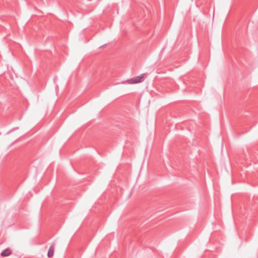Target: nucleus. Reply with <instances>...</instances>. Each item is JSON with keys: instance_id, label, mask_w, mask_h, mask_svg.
<instances>
[{"instance_id": "f257e3e1", "label": "nucleus", "mask_w": 258, "mask_h": 258, "mask_svg": "<svg viewBox=\"0 0 258 258\" xmlns=\"http://www.w3.org/2000/svg\"><path fill=\"white\" fill-rule=\"evenodd\" d=\"M144 80V74H142L140 76H137L136 77H134L133 78H132L131 79H128L125 81L121 82V84H136V83H141L143 82Z\"/></svg>"}, {"instance_id": "f03ea898", "label": "nucleus", "mask_w": 258, "mask_h": 258, "mask_svg": "<svg viewBox=\"0 0 258 258\" xmlns=\"http://www.w3.org/2000/svg\"><path fill=\"white\" fill-rule=\"evenodd\" d=\"M12 252L10 248H7L4 250L1 253V256L3 257L8 256L12 254Z\"/></svg>"}, {"instance_id": "7ed1b4c3", "label": "nucleus", "mask_w": 258, "mask_h": 258, "mask_svg": "<svg viewBox=\"0 0 258 258\" xmlns=\"http://www.w3.org/2000/svg\"><path fill=\"white\" fill-rule=\"evenodd\" d=\"M54 251V244H52L49 247L48 252L47 256L51 258L53 256Z\"/></svg>"}]
</instances>
